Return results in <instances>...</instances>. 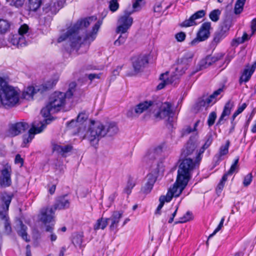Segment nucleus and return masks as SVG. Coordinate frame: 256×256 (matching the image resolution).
Returning <instances> with one entry per match:
<instances>
[{
    "label": "nucleus",
    "mask_w": 256,
    "mask_h": 256,
    "mask_svg": "<svg viewBox=\"0 0 256 256\" xmlns=\"http://www.w3.org/2000/svg\"><path fill=\"white\" fill-rule=\"evenodd\" d=\"M239 158H238L235 159L234 164L231 166L230 169L228 171L224 174H227V176L228 175H232L236 170L238 168V162Z\"/></svg>",
    "instance_id": "4d7b16f0"
},
{
    "label": "nucleus",
    "mask_w": 256,
    "mask_h": 256,
    "mask_svg": "<svg viewBox=\"0 0 256 256\" xmlns=\"http://www.w3.org/2000/svg\"><path fill=\"white\" fill-rule=\"evenodd\" d=\"M192 219V214L190 212H186L182 217L179 218L178 221L175 222V224L184 223Z\"/></svg>",
    "instance_id": "09e8293b"
},
{
    "label": "nucleus",
    "mask_w": 256,
    "mask_h": 256,
    "mask_svg": "<svg viewBox=\"0 0 256 256\" xmlns=\"http://www.w3.org/2000/svg\"><path fill=\"white\" fill-rule=\"evenodd\" d=\"M28 128L29 125L28 123L20 122L12 124L10 126L8 132L11 136H14L24 132Z\"/></svg>",
    "instance_id": "aec40b11"
},
{
    "label": "nucleus",
    "mask_w": 256,
    "mask_h": 256,
    "mask_svg": "<svg viewBox=\"0 0 256 256\" xmlns=\"http://www.w3.org/2000/svg\"><path fill=\"white\" fill-rule=\"evenodd\" d=\"M181 193L180 191H178L173 186L170 188L166 196H162L160 197V204L156 210V214H159V212L162 208L165 202H170L173 197H178Z\"/></svg>",
    "instance_id": "dca6fc26"
},
{
    "label": "nucleus",
    "mask_w": 256,
    "mask_h": 256,
    "mask_svg": "<svg viewBox=\"0 0 256 256\" xmlns=\"http://www.w3.org/2000/svg\"><path fill=\"white\" fill-rule=\"evenodd\" d=\"M135 186V182L134 180L132 178H130L128 181L127 184L124 188V192L128 194H129L131 192L132 190Z\"/></svg>",
    "instance_id": "49530a36"
},
{
    "label": "nucleus",
    "mask_w": 256,
    "mask_h": 256,
    "mask_svg": "<svg viewBox=\"0 0 256 256\" xmlns=\"http://www.w3.org/2000/svg\"><path fill=\"white\" fill-rule=\"evenodd\" d=\"M162 146H158L154 150L148 152L143 158V161L148 164H150L152 173L149 174H154L157 178L158 174L164 171V165L162 162L156 160V151L162 150Z\"/></svg>",
    "instance_id": "0eeeda50"
},
{
    "label": "nucleus",
    "mask_w": 256,
    "mask_h": 256,
    "mask_svg": "<svg viewBox=\"0 0 256 256\" xmlns=\"http://www.w3.org/2000/svg\"><path fill=\"white\" fill-rule=\"evenodd\" d=\"M253 73L254 72L250 68V66H247L240 78V83L248 82Z\"/></svg>",
    "instance_id": "473e14b6"
},
{
    "label": "nucleus",
    "mask_w": 256,
    "mask_h": 256,
    "mask_svg": "<svg viewBox=\"0 0 256 256\" xmlns=\"http://www.w3.org/2000/svg\"><path fill=\"white\" fill-rule=\"evenodd\" d=\"M118 132V128L114 123H110L104 126L99 122L91 120L88 126L86 134L80 132V135L82 139L88 140L90 145L96 146L100 140L107 134L110 136L116 134Z\"/></svg>",
    "instance_id": "f03ea898"
},
{
    "label": "nucleus",
    "mask_w": 256,
    "mask_h": 256,
    "mask_svg": "<svg viewBox=\"0 0 256 256\" xmlns=\"http://www.w3.org/2000/svg\"><path fill=\"white\" fill-rule=\"evenodd\" d=\"M56 112H53L51 110V108L50 106H49V105L47 104L46 106L44 108H43L40 112L42 116L44 118H47L48 117L50 114L56 113Z\"/></svg>",
    "instance_id": "de8ad7c7"
},
{
    "label": "nucleus",
    "mask_w": 256,
    "mask_h": 256,
    "mask_svg": "<svg viewBox=\"0 0 256 256\" xmlns=\"http://www.w3.org/2000/svg\"><path fill=\"white\" fill-rule=\"evenodd\" d=\"M122 34H121V35L118 37V38L114 42V44L115 46H120V45L124 43V42H126L128 38V36L126 34H123L124 35Z\"/></svg>",
    "instance_id": "603ef678"
},
{
    "label": "nucleus",
    "mask_w": 256,
    "mask_h": 256,
    "mask_svg": "<svg viewBox=\"0 0 256 256\" xmlns=\"http://www.w3.org/2000/svg\"><path fill=\"white\" fill-rule=\"evenodd\" d=\"M88 118L87 116L84 113H80L77 116L76 120H72L68 124V128L70 129L73 128L74 126L78 128L77 132H74V134H78L80 138H82V137L80 136V132L83 134H86L88 128L86 129V128L83 126V122L86 120Z\"/></svg>",
    "instance_id": "4468645a"
},
{
    "label": "nucleus",
    "mask_w": 256,
    "mask_h": 256,
    "mask_svg": "<svg viewBox=\"0 0 256 256\" xmlns=\"http://www.w3.org/2000/svg\"><path fill=\"white\" fill-rule=\"evenodd\" d=\"M200 122V120L196 121V122L194 124V128H192L190 126H188L186 128H184L182 131V136H184L186 134H189L193 131L196 130V128Z\"/></svg>",
    "instance_id": "8fccbe9b"
},
{
    "label": "nucleus",
    "mask_w": 256,
    "mask_h": 256,
    "mask_svg": "<svg viewBox=\"0 0 256 256\" xmlns=\"http://www.w3.org/2000/svg\"><path fill=\"white\" fill-rule=\"evenodd\" d=\"M64 1V0H57L52 2L46 4L44 8V11L48 14H54L63 6Z\"/></svg>",
    "instance_id": "412c9836"
},
{
    "label": "nucleus",
    "mask_w": 256,
    "mask_h": 256,
    "mask_svg": "<svg viewBox=\"0 0 256 256\" xmlns=\"http://www.w3.org/2000/svg\"><path fill=\"white\" fill-rule=\"evenodd\" d=\"M168 72L160 74V79L162 80V82L158 85V90H161L163 88L166 84H172L174 81H175L174 78H172L171 76L170 78H168Z\"/></svg>",
    "instance_id": "c756f323"
},
{
    "label": "nucleus",
    "mask_w": 256,
    "mask_h": 256,
    "mask_svg": "<svg viewBox=\"0 0 256 256\" xmlns=\"http://www.w3.org/2000/svg\"><path fill=\"white\" fill-rule=\"evenodd\" d=\"M132 13L133 12L125 10L124 14L119 17L116 30L117 33L124 34L127 32L133 23V18L130 16Z\"/></svg>",
    "instance_id": "9b49d317"
},
{
    "label": "nucleus",
    "mask_w": 256,
    "mask_h": 256,
    "mask_svg": "<svg viewBox=\"0 0 256 256\" xmlns=\"http://www.w3.org/2000/svg\"><path fill=\"white\" fill-rule=\"evenodd\" d=\"M247 106V104L246 103L242 104L241 106H240L236 112H237L239 114L242 113L243 110L246 108Z\"/></svg>",
    "instance_id": "338daca9"
},
{
    "label": "nucleus",
    "mask_w": 256,
    "mask_h": 256,
    "mask_svg": "<svg viewBox=\"0 0 256 256\" xmlns=\"http://www.w3.org/2000/svg\"><path fill=\"white\" fill-rule=\"evenodd\" d=\"M205 98L206 100V102H207V104H208V106H210V105H212L216 101V99L212 94L208 97L205 96Z\"/></svg>",
    "instance_id": "69168bd1"
},
{
    "label": "nucleus",
    "mask_w": 256,
    "mask_h": 256,
    "mask_svg": "<svg viewBox=\"0 0 256 256\" xmlns=\"http://www.w3.org/2000/svg\"><path fill=\"white\" fill-rule=\"evenodd\" d=\"M175 38L178 42H183L186 38V34L184 32H180L175 35Z\"/></svg>",
    "instance_id": "0e129e2a"
},
{
    "label": "nucleus",
    "mask_w": 256,
    "mask_h": 256,
    "mask_svg": "<svg viewBox=\"0 0 256 256\" xmlns=\"http://www.w3.org/2000/svg\"><path fill=\"white\" fill-rule=\"evenodd\" d=\"M224 56L222 54H218L214 56H208L202 59L199 64V68L196 71L192 72V74L196 73L198 70L206 68L216 61L220 60Z\"/></svg>",
    "instance_id": "a211bd4d"
},
{
    "label": "nucleus",
    "mask_w": 256,
    "mask_h": 256,
    "mask_svg": "<svg viewBox=\"0 0 256 256\" xmlns=\"http://www.w3.org/2000/svg\"><path fill=\"white\" fill-rule=\"evenodd\" d=\"M251 29L254 34L256 31V19L254 18L252 20L251 22Z\"/></svg>",
    "instance_id": "774afa93"
},
{
    "label": "nucleus",
    "mask_w": 256,
    "mask_h": 256,
    "mask_svg": "<svg viewBox=\"0 0 256 256\" xmlns=\"http://www.w3.org/2000/svg\"><path fill=\"white\" fill-rule=\"evenodd\" d=\"M96 20V17L94 16L78 20L66 34L58 38V42H60L68 40L70 46L74 50H78L82 45H86L88 47L91 42L96 39L102 22L97 21L92 27V31L88 32L83 40L78 35V32L80 30L86 28Z\"/></svg>",
    "instance_id": "f257e3e1"
},
{
    "label": "nucleus",
    "mask_w": 256,
    "mask_h": 256,
    "mask_svg": "<svg viewBox=\"0 0 256 256\" xmlns=\"http://www.w3.org/2000/svg\"><path fill=\"white\" fill-rule=\"evenodd\" d=\"M234 107V104L230 100L228 101L225 104L223 111L222 113L220 116V117L216 124L221 125L224 123L226 120V118L228 116L232 111V108Z\"/></svg>",
    "instance_id": "a878e982"
},
{
    "label": "nucleus",
    "mask_w": 256,
    "mask_h": 256,
    "mask_svg": "<svg viewBox=\"0 0 256 256\" xmlns=\"http://www.w3.org/2000/svg\"><path fill=\"white\" fill-rule=\"evenodd\" d=\"M122 212L120 211L114 212L110 218H108V222L110 223V229L114 230L118 226L119 222L122 218Z\"/></svg>",
    "instance_id": "393cba45"
},
{
    "label": "nucleus",
    "mask_w": 256,
    "mask_h": 256,
    "mask_svg": "<svg viewBox=\"0 0 256 256\" xmlns=\"http://www.w3.org/2000/svg\"><path fill=\"white\" fill-rule=\"evenodd\" d=\"M41 0H29V8L30 10L36 11L40 6Z\"/></svg>",
    "instance_id": "c03bdc74"
},
{
    "label": "nucleus",
    "mask_w": 256,
    "mask_h": 256,
    "mask_svg": "<svg viewBox=\"0 0 256 256\" xmlns=\"http://www.w3.org/2000/svg\"><path fill=\"white\" fill-rule=\"evenodd\" d=\"M227 179H228L227 174H224L220 181L218 183V184L216 188V192L217 194H219L221 193V192H222V190L224 188L225 183L226 182Z\"/></svg>",
    "instance_id": "79ce46f5"
},
{
    "label": "nucleus",
    "mask_w": 256,
    "mask_h": 256,
    "mask_svg": "<svg viewBox=\"0 0 256 256\" xmlns=\"http://www.w3.org/2000/svg\"><path fill=\"white\" fill-rule=\"evenodd\" d=\"M10 2V5L14 6L16 8L21 7L24 4L26 0H6Z\"/></svg>",
    "instance_id": "6e6d98bb"
},
{
    "label": "nucleus",
    "mask_w": 256,
    "mask_h": 256,
    "mask_svg": "<svg viewBox=\"0 0 256 256\" xmlns=\"http://www.w3.org/2000/svg\"><path fill=\"white\" fill-rule=\"evenodd\" d=\"M216 118V112H212L210 114L208 119V124L209 126H211L214 124Z\"/></svg>",
    "instance_id": "5fc2aeb1"
},
{
    "label": "nucleus",
    "mask_w": 256,
    "mask_h": 256,
    "mask_svg": "<svg viewBox=\"0 0 256 256\" xmlns=\"http://www.w3.org/2000/svg\"><path fill=\"white\" fill-rule=\"evenodd\" d=\"M70 202L66 198V196L59 198L56 200V203L52 206L54 210H62L69 208Z\"/></svg>",
    "instance_id": "c85d7f7f"
},
{
    "label": "nucleus",
    "mask_w": 256,
    "mask_h": 256,
    "mask_svg": "<svg viewBox=\"0 0 256 256\" xmlns=\"http://www.w3.org/2000/svg\"><path fill=\"white\" fill-rule=\"evenodd\" d=\"M58 81V79L55 78L48 80L44 84L40 86H36V87L28 86L23 91L22 98L28 100H32L34 94L37 92L42 94L45 91L52 88L56 86Z\"/></svg>",
    "instance_id": "1a4fd4ad"
},
{
    "label": "nucleus",
    "mask_w": 256,
    "mask_h": 256,
    "mask_svg": "<svg viewBox=\"0 0 256 256\" xmlns=\"http://www.w3.org/2000/svg\"><path fill=\"white\" fill-rule=\"evenodd\" d=\"M108 224L107 218H102L98 219L96 224L94 226V229L95 230H104Z\"/></svg>",
    "instance_id": "f704fd0d"
},
{
    "label": "nucleus",
    "mask_w": 256,
    "mask_h": 256,
    "mask_svg": "<svg viewBox=\"0 0 256 256\" xmlns=\"http://www.w3.org/2000/svg\"><path fill=\"white\" fill-rule=\"evenodd\" d=\"M212 136L210 135L208 136H206V140L204 144L202 146V148L199 151L200 156L204 152L205 150L208 148L210 146V144L212 143Z\"/></svg>",
    "instance_id": "a18cd8bd"
},
{
    "label": "nucleus",
    "mask_w": 256,
    "mask_h": 256,
    "mask_svg": "<svg viewBox=\"0 0 256 256\" xmlns=\"http://www.w3.org/2000/svg\"><path fill=\"white\" fill-rule=\"evenodd\" d=\"M206 12L204 10H198L192 14L188 19L184 21L182 23L181 26L184 27H188L196 25L197 24L196 20L202 18L204 16Z\"/></svg>",
    "instance_id": "b1692460"
},
{
    "label": "nucleus",
    "mask_w": 256,
    "mask_h": 256,
    "mask_svg": "<svg viewBox=\"0 0 256 256\" xmlns=\"http://www.w3.org/2000/svg\"><path fill=\"white\" fill-rule=\"evenodd\" d=\"M28 30V26L26 24H23L20 28L18 34L24 36V34L27 33Z\"/></svg>",
    "instance_id": "e2e57ef3"
},
{
    "label": "nucleus",
    "mask_w": 256,
    "mask_h": 256,
    "mask_svg": "<svg viewBox=\"0 0 256 256\" xmlns=\"http://www.w3.org/2000/svg\"><path fill=\"white\" fill-rule=\"evenodd\" d=\"M173 114L172 104L169 102H165L162 104L154 116L158 120L164 119L170 122L172 121L171 118Z\"/></svg>",
    "instance_id": "f8f14e48"
},
{
    "label": "nucleus",
    "mask_w": 256,
    "mask_h": 256,
    "mask_svg": "<svg viewBox=\"0 0 256 256\" xmlns=\"http://www.w3.org/2000/svg\"><path fill=\"white\" fill-rule=\"evenodd\" d=\"M10 42L16 46L18 48H22L26 44V38L24 36L18 35V34L13 35L10 38Z\"/></svg>",
    "instance_id": "bb28decb"
},
{
    "label": "nucleus",
    "mask_w": 256,
    "mask_h": 256,
    "mask_svg": "<svg viewBox=\"0 0 256 256\" xmlns=\"http://www.w3.org/2000/svg\"><path fill=\"white\" fill-rule=\"evenodd\" d=\"M83 233L76 234L72 238V243L76 246H82L83 242Z\"/></svg>",
    "instance_id": "c9c22d12"
},
{
    "label": "nucleus",
    "mask_w": 256,
    "mask_h": 256,
    "mask_svg": "<svg viewBox=\"0 0 256 256\" xmlns=\"http://www.w3.org/2000/svg\"><path fill=\"white\" fill-rule=\"evenodd\" d=\"M26 230L27 227L24 226L21 221H20V226L16 229L17 232L24 240L26 242H28L30 240L28 238Z\"/></svg>",
    "instance_id": "2f4dec72"
},
{
    "label": "nucleus",
    "mask_w": 256,
    "mask_h": 256,
    "mask_svg": "<svg viewBox=\"0 0 256 256\" xmlns=\"http://www.w3.org/2000/svg\"><path fill=\"white\" fill-rule=\"evenodd\" d=\"M54 211L52 206H46L42 208L38 215V220L46 226V232H52L53 230L54 224H47L54 220Z\"/></svg>",
    "instance_id": "9d476101"
},
{
    "label": "nucleus",
    "mask_w": 256,
    "mask_h": 256,
    "mask_svg": "<svg viewBox=\"0 0 256 256\" xmlns=\"http://www.w3.org/2000/svg\"><path fill=\"white\" fill-rule=\"evenodd\" d=\"M9 24L8 22L4 20L0 19V32H4L9 28Z\"/></svg>",
    "instance_id": "3c124183"
},
{
    "label": "nucleus",
    "mask_w": 256,
    "mask_h": 256,
    "mask_svg": "<svg viewBox=\"0 0 256 256\" xmlns=\"http://www.w3.org/2000/svg\"><path fill=\"white\" fill-rule=\"evenodd\" d=\"M206 102V100L205 96L200 98L196 104L195 108L198 110H201L202 108L204 107L206 108H207L209 106H208L207 102Z\"/></svg>",
    "instance_id": "58836bf2"
},
{
    "label": "nucleus",
    "mask_w": 256,
    "mask_h": 256,
    "mask_svg": "<svg viewBox=\"0 0 256 256\" xmlns=\"http://www.w3.org/2000/svg\"><path fill=\"white\" fill-rule=\"evenodd\" d=\"M52 149L54 151L64 156L72 150V146L70 145L60 146L58 144H54L53 145Z\"/></svg>",
    "instance_id": "7c9ffc66"
},
{
    "label": "nucleus",
    "mask_w": 256,
    "mask_h": 256,
    "mask_svg": "<svg viewBox=\"0 0 256 256\" xmlns=\"http://www.w3.org/2000/svg\"><path fill=\"white\" fill-rule=\"evenodd\" d=\"M147 178L148 182L142 189V191L145 194H148L151 191L156 180V176L154 174H148Z\"/></svg>",
    "instance_id": "cd10ccee"
},
{
    "label": "nucleus",
    "mask_w": 256,
    "mask_h": 256,
    "mask_svg": "<svg viewBox=\"0 0 256 256\" xmlns=\"http://www.w3.org/2000/svg\"><path fill=\"white\" fill-rule=\"evenodd\" d=\"M119 7L118 3L117 0H111L110 2L109 8L111 11H116Z\"/></svg>",
    "instance_id": "bf43d9fd"
},
{
    "label": "nucleus",
    "mask_w": 256,
    "mask_h": 256,
    "mask_svg": "<svg viewBox=\"0 0 256 256\" xmlns=\"http://www.w3.org/2000/svg\"><path fill=\"white\" fill-rule=\"evenodd\" d=\"M252 174L250 173L248 174L244 178L243 184L244 186H248L250 184L252 181Z\"/></svg>",
    "instance_id": "680f3d73"
},
{
    "label": "nucleus",
    "mask_w": 256,
    "mask_h": 256,
    "mask_svg": "<svg viewBox=\"0 0 256 256\" xmlns=\"http://www.w3.org/2000/svg\"><path fill=\"white\" fill-rule=\"evenodd\" d=\"M12 197L13 195L12 194H8L6 192L2 193L0 196L1 200V203L0 204V218L3 221L4 232L7 234H10L12 232V228L7 216V212Z\"/></svg>",
    "instance_id": "423d86ee"
},
{
    "label": "nucleus",
    "mask_w": 256,
    "mask_h": 256,
    "mask_svg": "<svg viewBox=\"0 0 256 256\" xmlns=\"http://www.w3.org/2000/svg\"><path fill=\"white\" fill-rule=\"evenodd\" d=\"M230 145V142L228 140L224 144L220 146L218 153L216 156L218 159L221 160V158L222 156L226 155L228 153Z\"/></svg>",
    "instance_id": "72a5a7b5"
},
{
    "label": "nucleus",
    "mask_w": 256,
    "mask_h": 256,
    "mask_svg": "<svg viewBox=\"0 0 256 256\" xmlns=\"http://www.w3.org/2000/svg\"><path fill=\"white\" fill-rule=\"evenodd\" d=\"M50 121L51 120L49 119H44L34 122L32 124V127L29 130L28 134L23 136V142L22 146L26 147V144L32 140L34 138V135L41 132L45 128L46 125L50 124Z\"/></svg>",
    "instance_id": "6e6552de"
},
{
    "label": "nucleus",
    "mask_w": 256,
    "mask_h": 256,
    "mask_svg": "<svg viewBox=\"0 0 256 256\" xmlns=\"http://www.w3.org/2000/svg\"><path fill=\"white\" fill-rule=\"evenodd\" d=\"M144 0H136L132 4V8L134 10L132 12H134L139 10L142 6L144 4Z\"/></svg>",
    "instance_id": "13d9d810"
},
{
    "label": "nucleus",
    "mask_w": 256,
    "mask_h": 256,
    "mask_svg": "<svg viewBox=\"0 0 256 256\" xmlns=\"http://www.w3.org/2000/svg\"><path fill=\"white\" fill-rule=\"evenodd\" d=\"M200 161L192 158L184 159L178 166L176 180L172 186L182 192L191 178L192 172L198 166Z\"/></svg>",
    "instance_id": "7ed1b4c3"
},
{
    "label": "nucleus",
    "mask_w": 256,
    "mask_h": 256,
    "mask_svg": "<svg viewBox=\"0 0 256 256\" xmlns=\"http://www.w3.org/2000/svg\"><path fill=\"white\" fill-rule=\"evenodd\" d=\"M162 2H158L156 4L154 7V12L155 13H157L158 15H160L162 12Z\"/></svg>",
    "instance_id": "052dcab7"
},
{
    "label": "nucleus",
    "mask_w": 256,
    "mask_h": 256,
    "mask_svg": "<svg viewBox=\"0 0 256 256\" xmlns=\"http://www.w3.org/2000/svg\"><path fill=\"white\" fill-rule=\"evenodd\" d=\"M188 67V64L178 59L176 66L174 72H172L170 75L172 78H174L175 80L179 78L185 72Z\"/></svg>",
    "instance_id": "5701e85b"
},
{
    "label": "nucleus",
    "mask_w": 256,
    "mask_h": 256,
    "mask_svg": "<svg viewBox=\"0 0 256 256\" xmlns=\"http://www.w3.org/2000/svg\"><path fill=\"white\" fill-rule=\"evenodd\" d=\"M224 221V217H223L222 218V219L220 222V224L218 225V226H217V228L215 229V230L214 231V232L208 236V240L210 238H211L214 235H215L222 228L223 226ZM206 244H208V241H207Z\"/></svg>",
    "instance_id": "864d4df0"
},
{
    "label": "nucleus",
    "mask_w": 256,
    "mask_h": 256,
    "mask_svg": "<svg viewBox=\"0 0 256 256\" xmlns=\"http://www.w3.org/2000/svg\"><path fill=\"white\" fill-rule=\"evenodd\" d=\"M76 86L75 82H72L70 84L68 89L66 93L56 92L51 95L48 104L53 112H56L62 110L66 104V98L72 97L75 91Z\"/></svg>",
    "instance_id": "39448f33"
},
{
    "label": "nucleus",
    "mask_w": 256,
    "mask_h": 256,
    "mask_svg": "<svg viewBox=\"0 0 256 256\" xmlns=\"http://www.w3.org/2000/svg\"><path fill=\"white\" fill-rule=\"evenodd\" d=\"M246 0H237L234 6V13L240 14L243 10L244 6Z\"/></svg>",
    "instance_id": "a19ab883"
},
{
    "label": "nucleus",
    "mask_w": 256,
    "mask_h": 256,
    "mask_svg": "<svg viewBox=\"0 0 256 256\" xmlns=\"http://www.w3.org/2000/svg\"><path fill=\"white\" fill-rule=\"evenodd\" d=\"M196 146L192 142H188L186 146L183 148L182 155L184 157L192 158L201 160L200 152L196 150Z\"/></svg>",
    "instance_id": "f3484780"
},
{
    "label": "nucleus",
    "mask_w": 256,
    "mask_h": 256,
    "mask_svg": "<svg viewBox=\"0 0 256 256\" xmlns=\"http://www.w3.org/2000/svg\"><path fill=\"white\" fill-rule=\"evenodd\" d=\"M148 63V56L146 55H140L132 58V66L136 72L142 70Z\"/></svg>",
    "instance_id": "4be33fe9"
},
{
    "label": "nucleus",
    "mask_w": 256,
    "mask_h": 256,
    "mask_svg": "<svg viewBox=\"0 0 256 256\" xmlns=\"http://www.w3.org/2000/svg\"><path fill=\"white\" fill-rule=\"evenodd\" d=\"M154 105V102L151 100L140 102L128 112L127 116L130 118L138 116L142 112L153 108Z\"/></svg>",
    "instance_id": "2eb2a0df"
},
{
    "label": "nucleus",
    "mask_w": 256,
    "mask_h": 256,
    "mask_svg": "<svg viewBox=\"0 0 256 256\" xmlns=\"http://www.w3.org/2000/svg\"><path fill=\"white\" fill-rule=\"evenodd\" d=\"M221 12L218 9L212 10L209 14L210 18L214 22H216L220 18Z\"/></svg>",
    "instance_id": "37998d69"
},
{
    "label": "nucleus",
    "mask_w": 256,
    "mask_h": 256,
    "mask_svg": "<svg viewBox=\"0 0 256 256\" xmlns=\"http://www.w3.org/2000/svg\"><path fill=\"white\" fill-rule=\"evenodd\" d=\"M0 106L12 108L19 104L20 91L8 84L6 80L0 77Z\"/></svg>",
    "instance_id": "20e7f679"
},
{
    "label": "nucleus",
    "mask_w": 256,
    "mask_h": 256,
    "mask_svg": "<svg viewBox=\"0 0 256 256\" xmlns=\"http://www.w3.org/2000/svg\"><path fill=\"white\" fill-rule=\"evenodd\" d=\"M194 55V54L192 52H186L184 53L182 57L179 59L188 65L189 63L192 61Z\"/></svg>",
    "instance_id": "ea45409f"
},
{
    "label": "nucleus",
    "mask_w": 256,
    "mask_h": 256,
    "mask_svg": "<svg viewBox=\"0 0 256 256\" xmlns=\"http://www.w3.org/2000/svg\"><path fill=\"white\" fill-rule=\"evenodd\" d=\"M178 209V206H176L175 208H170L168 210H167L166 212V216L167 218H168V223H172L173 220L174 218L175 217L177 210Z\"/></svg>",
    "instance_id": "e433bc0d"
},
{
    "label": "nucleus",
    "mask_w": 256,
    "mask_h": 256,
    "mask_svg": "<svg viewBox=\"0 0 256 256\" xmlns=\"http://www.w3.org/2000/svg\"><path fill=\"white\" fill-rule=\"evenodd\" d=\"M226 36V32L223 30H220L219 32L215 33L213 39V42L214 44H218Z\"/></svg>",
    "instance_id": "4c0bfd02"
},
{
    "label": "nucleus",
    "mask_w": 256,
    "mask_h": 256,
    "mask_svg": "<svg viewBox=\"0 0 256 256\" xmlns=\"http://www.w3.org/2000/svg\"><path fill=\"white\" fill-rule=\"evenodd\" d=\"M11 166L8 164H6L1 171L2 176L0 177V184L2 186L7 187L11 184Z\"/></svg>",
    "instance_id": "6ab92c4d"
},
{
    "label": "nucleus",
    "mask_w": 256,
    "mask_h": 256,
    "mask_svg": "<svg viewBox=\"0 0 256 256\" xmlns=\"http://www.w3.org/2000/svg\"><path fill=\"white\" fill-rule=\"evenodd\" d=\"M211 28L210 22L203 23L197 33L196 38L190 42V45L194 46L200 42L207 40L210 36V30Z\"/></svg>",
    "instance_id": "ddd939ff"
}]
</instances>
